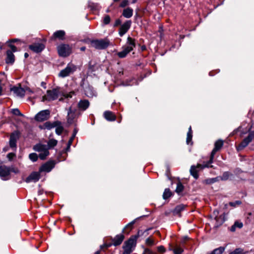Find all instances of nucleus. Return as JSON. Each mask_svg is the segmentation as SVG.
Here are the masks:
<instances>
[{"label": "nucleus", "mask_w": 254, "mask_h": 254, "mask_svg": "<svg viewBox=\"0 0 254 254\" xmlns=\"http://www.w3.org/2000/svg\"><path fill=\"white\" fill-rule=\"evenodd\" d=\"M195 167L196 169L202 170L205 168H212L213 166L208 164V162L207 161L204 162L203 164H197Z\"/></svg>", "instance_id": "nucleus-36"}, {"label": "nucleus", "mask_w": 254, "mask_h": 254, "mask_svg": "<svg viewBox=\"0 0 254 254\" xmlns=\"http://www.w3.org/2000/svg\"><path fill=\"white\" fill-rule=\"evenodd\" d=\"M59 87H57L52 90H48L47 91V96L49 98L50 101L57 99L59 95Z\"/></svg>", "instance_id": "nucleus-15"}, {"label": "nucleus", "mask_w": 254, "mask_h": 254, "mask_svg": "<svg viewBox=\"0 0 254 254\" xmlns=\"http://www.w3.org/2000/svg\"><path fill=\"white\" fill-rule=\"evenodd\" d=\"M223 144H224V142L222 140L218 139L215 142L214 148L215 150L219 151L222 147Z\"/></svg>", "instance_id": "nucleus-40"}, {"label": "nucleus", "mask_w": 254, "mask_h": 254, "mask_svg": "<svg viewBox=\"0 0 254 254\" xmlns=\"http://www.w3.org/2000/svg\"><path fill=\"white\" fill-rule=\"evenodd\" d=\"M77 131H78V129L76 128H74L73 133H72V136L70 137L69 140L68 141V142H69V143H72L73 140H74V139L75 137V135H76V133H77Z\"/></svg>", "instance_id": "nucleus-50"}, {"label": "nucleus", "mask_w": 254, "mask_h": 254, "mask_svg": "<svg viewBox=\"0 0 254 254\" xmlns=\"http://www.w3.org/2000/svg\"><path fill=\"white\" fill-rule=\"evenodd\" d=\"M170 250L173 251L174 254H182L184 252V250L180 247H177L174 249L170 248Z\"/></svg>", "instance_id": "nucleus-47"}, {"label": "nucleus", "mask_w": 254, "mask_h": 254, "mask_svg": "<svg viewBox=\"0 0 254 254\" xmlns=\"http://www.w3.org/2000/svg\"><path fill=\"white\" fill-rule=\"evenodd\" d=\"M215 220L216 221V223L214 225V228L217 229L219 226L222 225V224L224 222V216L223 215H220L219 216H216V217H215Z\"/></svg>", "instance_id": "nucleus-26"}, {"label": "nucleus", "mask_w": 254, "mask_h": 254, "mask_svg": "<svg viewBox=\"0 0 254 254\" xmlns=\"http://www.w3.org/2000/svg\"><path fill=\"white\" fill-rule=\"evenodd\" d=\"M56 133L58 135H61L64 130V127L62 126V123L59 125L56 126Z\"/></svg>", "instance_id": "nucleus-44"}, {"label": "nucleus", "mask_w": 254, "mask_h": 254, "mask_svg": "<svg viewBox=\"0 0 254 254\" xmlns=\"http://www.w3.org/2000/svg\"><path fill=\"white\" fill-rule=\"evenodd\" d=\"M186 207V205L183 204H180L177 205L174 210L172 211V213L174 215H178L179 217L181 216V212L185 210Z\"/></svg>", "instance_id": "nucleus-22"}, {"label": "nucleus", "mask_w": 254, "mask_h": 254, "mask_svg": "<svg viewBox=\"0 0 254 254\" xmlns=\"http://www.w3.org/2000/svg\"><path fill=\"white\" fill-rule=\"evenodd\" d=\"M60 124L61 122L59 121H55L53 123H51L50 122H46L43 125V128H46L50 130L55 127L56 126L59 125Z\"/></svg>", "instance_id": "nucleus-24"}, {"label": "nucleus", "mask_w": 254, "mask_h": 254, "mask_svg": "<svg viewBox=\"0 0 254 254\" xmlns=\"http://www.w3.org/2000/svg\"><path fill=\"white\" fill-rule=\"evenodd\" d=\"M38 157V155H37L36 153H32L29 155V159L33 162L37 161Z\"/></svg>", "instance_id": "nucleus-43"}, {"label": "nucleus", "mask_w": 254, "mask_h": 254, "mask_svg": "<svg viewBox=\"0 0 254 254\" xmlns=\"http://www.w3.org/2000/svg\"><path fill=\"white\" fill-rule=\"evenodd\" d=\"M135 47V40L128 36L127 38L126 45L123 46L122 48V51L118 52L117 55L120 58H125L128 53L133 50Z\"/></svg>", "instance_id": "nucleus-1"}, {"label": "nucleus", "mask_w": 254, "mask_h": 254, "mask_svg": "<svg viewBox=\"0 0 254 254\" xmlns=\"http://www.w3.org/2000/svg\"><path fill=\"white\" fill-rule=\"evenodd\" d=\"M145 243L148 246H153L154 245V241L150 238L146 239Z\"/></svg>", "instance_id": "nucleus-55"}, {"label": "nucleus", "mask_w": 254, "mask_h": 254, "mask_svg": "<svg viewBox=\"0 0 254 254\" xmlns=\"http://www.w3.org/2000/svg\"><path fill=\"white\" fill-rule=\"evenodd\" d=\"M90 106V102L87 99L80 100L77 105V108L79 109L80 112H84L86 111Z\"/></svg>", "instance_id": "nucleus-17"}, {"label": "nucleus", "mask_w": 254, "mask_h": 254, "mask_svg": "<svg viewBox=\"0 0 254 254\" xmlns=\"http://www.w3.org/2000/svg\"><path fill=\"white\" fill-rule=\"evenodd\" d=\"M129 4V1L128 0H123L122 2L120 3L119 6L121 7H125Z\"/></svg>", "instance_id": "nucleus-53"}, {"label": "nucleus", "mask_w": 254, "mask_h": 254, "mask_svg": "<svg viewBox=\"0 0 254 254\" xmlns=\"http://www.w3.org/2000/svg\"><path fill=\"white\" fill-rule=\"evenodd\" d=\"M229 254H245V253L244 252L243 249L241 248H237Z\"/></svg>", "instance_id": "nucleus-48"}, {"label": "nucleus", "mask_w": 254, "mask_h": 254, "mask_svg": "<svg viewBox=\"0 0 254 254\" xmlns=\"http://www.w3.org/2000/svg\"><path fill=\"white\" fill-rule=\"evenodd\" d=\"M242 204V202L240 200H237L235 202H230L229 205L233 207H236L237 205H239Z\"/></svg>", "instance_id": "nucleus-54"}, {"label": "nucleus", "mask_w": 254, "mask_h": 254, "mask_svg": "<svg viewBox=\"0 0 254 254\" xmlns=\"http://www.w3.org/2000/svg\"><path fill=\"white\" fill-rule=\"evenodd\" d=\"M244 172V171L239 168H236L234 170V173L236 176L239 178V176Z\"/></svg>", "instance_id": "nucleus-52"}, {"label": "nucleus", "mask_w": 254, "mask_h": 254, "mask_svg": "<svg viewBox=\"0 0 254 254\" xmlns=\"http://www.w3.org/2000/svg\"><path fill=\"white\" fill-rule=\"evenodd\" d=\"M98 67L97 64L93 61H90L88 64V70L90 72L95 71L98 69Z\"/></svg>", "instance_id": "nucleus-30"}, {"label": "nucleus", "mask_w": 254, "mask_h": 254, "mask_svg": "<svg viewBox=\"0 0 254 254\" xmlns=\"http://www.w3.org/2000/svg\"><path fill=\"white\" fill-rule=\"evenodd\" d=\"M50 111L49 110H42L35 116V120L38 122H43L50 118Z\"/></svg>", "instance_id": "nucleus-10"}, {"label": "nucleus", "mask_w": 254, "mask_h": 254, "mask_svg": "<svg viewBox=\"0 0 254 254\" xmlns=\"http://www.w3.org/2000/svg\"><path fill=\"white\" fill-rule=\"evenodd\" d=\"M11 113L14 115L22 117L23 115L20 112L17 108L13 109L11 111Z\"/></svg>", "instance_id": "nucleus-49"}, {"label": "nucleus", "mask_w": 254, "mask_h": 254, "mask_svg": "<svg viewBox=\"0 0 254 254\" xmlns=\"http://www.w3.org/2000/svg\"><path fill=\"white\" fill-rule=\"evenodd\" d=\"M192 130L191 129V127L190 126L189 128V130L187 133V137L186 139V143L187 144H189L190 143L192 144Z\"/></svg>", "instance_id": "nucleus-33"}, {"label": "nucleus", "mask_w": 254, "mask_h": 254, "mask_svg": "<svg viewBox=\"0 0 254 254\" xmlns=\"http://www.w3.org/2000/svg\"><path fill=\"white\" fill-rule=\"evenodd\" d=\"M10 90L11 91H12L15 94H16L17 96L23 97L25 96V90L24 88L21 87L20 85H19V87L14 86L11 87Z\"/></svg>", "instance_id": "nucleus-18"}, {"label": "nucleus", "mask_w": 254, "mask_h": 254, "mask_svg": "<svg viewBox=\"0 0 254 254\" xmlns=\"http://www.w3.org/2000/svg\"><path fill=\"white\" fill-rule=\"evenodd\" d=\"M81 115V112L76 107L71 106L68 109L67 122V123L71 125L73 123L74 119L78 118Z\"/></svg>", "instance_id": "nucleus-3"}, {"label": "nucleus", "mask_w": 254, "mask_h": 254, "mask_svg": "<svg viewBox=\"0 0 254 254\" xmlns=\"http://www.w3.org/2000/svg\"><path fill=\"white\" fill-rule=\"evenodd\" d=\"M103 116L108 121L113 122L116 119V116L115 114L110 111H106L104 112Z\"/></svg>", "instance_id": "nucleus-21"}, {"label": "nucleus", "mask_w": 254, "mask_h": 254, "mask_svg": "<svg viewBox=\"0 0 254 254\" xmlns=\"http://www.w3.org/2000/svg\"><path fill=\"white\" fill-rule=\"evenodd\" d=\"M254 138V132H250L247 137H245L242 142L236 147L238 151L244 149L252 141Z\"/></svg>", "instance_id": "nucleus-8"}, {"label": "nucleus", "mask_w": 254, "mask_h": 254, "mask_svg": "<svg viewBox=\"0 0 254 254\" xmlns=\"http://www.w3.org/2000/svg\"><path fill=\"white\" fill-rule=\"evenodd\" d=\"M85 93L87 95V96L89 95H92L93 93V87L89 85H87L85 87H83Z\"/></svg>", "instance_id": "nucleus-42"}, {"label": "nucleus", "mask_w": 254, "mask_h": 254, "mask_svg": "<svg viewBox=\"0 0 254 254\" xmlns=\"http://www.w3.org/2000/svg\"><path fill=\"white\" fill-rule=\"evenodd\" d=\"M71 144L72 143H69V142H68L66 147L60 153V155L63 157L64 160H65L67 156V152L70 151Z\"/></svg>", "instance_id": "nucleus-28"}, {"label": "nucleus", "mask_w": 254, "mask_h": 254, "mask_svg": "<svg viewBox=\"0 0 254 254\" xmlns=\"http://www.w3.org/2000/svg\"><path fill=\"white\" fill-rule=\"evenodd\" d=\"M158 251L160 253H164L166 251V250L164 246H160L157 247Z\"/></svg>", "instance_id": "nucleus-61"}, {"label": "nucleus", "mask_w": 254, "mask_h": 254, "mask_svg": "<svg viewBox=\"0 0 254 254\" xmlns=\"http://www.w3.org/2000/svg\"><path fill=\"white\" fill-rule=\"evenodd\" d=\"M57 49L58 54L61 57H66L71 53V49L67 44H61L57 47Z\"/></svg>", "instance_id": "nucleus-9"}, {"label": "nucleus", "mask_w": 254, "mask_h": 254, "mask_svg": "<svg viewBox=\"0 0 254 254\" xmlns=\"http://www.w3.org/2000/svg\"><path fill=\"white\" fill-rule=\"evenodd\" d=\"M88 6L91 10H96L99 9V5L97 3L88 1Z\"/></svg>", "instance_id": "nucleus-39"}, {"label": "nucleus", "mask_w": 254, "mask_h": 254, "mask_svg": "<svg viewBox=\"0 0 254 254\" xmlns=\"http://www.w3.org/2000/svg\"><path fill=\"white\" fill-rule=\"evenodd\" d=\"M236 227L235 226L234 224H233L230 228V231L232 232H234L236 231Z\"/></svg>", "instance_id": "nucleus-64"}, {"label": "nucleus", "mask_w": 254, "mask_h": 254, "mask_svg": "<svg viewBox=\"0 0 254 254\" xmlns=\"http://www.w3.org/2000/svg\"><path fill=\"white\" fill-rule=\"evenodd\" d=\"M65 35V33L64 30H58L54 33L50 39L52 41L55 40L56 39L63 40L64 39Z\"/></svg>", "instance_id": "nucleus-19"}, {"label": "nucleus", "mask_w": 254, "mask_h": 254, "mask_svg": "<svg viewBox=\"0 0 254 254\" xmlns=\"http://www.w3.org/2000/svg\"><path fill=\"white\" fill-rule=\"evenodd\" d=\"M58 141L55 139H50L48 141V144L47 145L48 150L53 148L55 146L57 145Z\"/></svg>", "instance_id": "nucleus-35"}, {"label": "nucleus", "mask_w": 254, "mask_h": 254, "mask_svg": "<svg viewBox=\"0 0 254 254\" xmlns=\"http://www.w3.org/2000/svg\"><path fill=\"white\" fill-rule=\"evenodd\" d=\"M140 231H138L137 235L131 236L127 241L124 242L123 246L124 250H127L128 252H132V248L135 247L137 239L139 236Z\"/></svg>", "instance_id": "nucleus-4"}, {"label": "nucleus", "mask_w": 254, "mask_h": 254, "mask_svg": "<svg viewBox=\"0 0 254 254\" xmlns=\"http://www.w3.org/2000/svg\"><path fill=\"white\" fill-rule=\"evenodd\" d=\"M92 47L98 50H103L107 48L110 45V41L108 39L92 40L90 41Z\"/></svg>", "instance_id": "nucleus-5"}, {"label": "nucleus", "mask_w": 254, "mask_h": 254, "mask_svg": "<svg viewBox=\"0 0 254 254\" xmlns=\"http://www.w3.org/2000/svg\"><path fill=\"white\" fill-rule=\"evenodd\" d=\"M131 21L130 20L126 21L122 24L119 30V34L120 36H123L130 29L131 25Z\"/></svg>", "instance_id": "nucleus-12"}, {"label": "nucleus", "mask_w": 254, "mask_h": 254, "mask_svg": "<svg viewBox=\"0 0 254 254\" xmlns=\"http://www.w3.org/2000/svg\"><path fill=\"white\" fill-rule=\"evenodd\" d=\"M15 156L16 155L14 153H9L7 155V158L9 161H11Z\"/></svg>", "instance_id": "nucleus-56"}, {"label": "nucleus", "mask_w": 254, "mask_h": 254, "mask_svg": "<svg viewBox=\"0 0 254 254\" xmlns=\"http://www.w3.org/2000/svg\"><path fill=\"white\" fill-rule=\"evenodd\" d=\"M76 70V66L72 64H68L66 67L59 73V77L64 78L73 73Z\"/></svg>", "instance_id": "nucleus-7"}, {"label": "nucleus", "mask_w": 254, "mask_h": 254, "mask_svg": "<svg viewBox=\"0 0 254 254\" xmlns=\"http://www.w3.org/2000/svg\"><path fill=\"white\" fill-rule=\"evenodd\" d=\"M144 216H145L143 215V216H140L139 217H137V218L135 219L134 220H133V221H132L131 222L129 223L123 229L122 233H127V234H129V233L130 231V230H132L133 225L134 224V223H135L136 221L137 220L140 219V218L143 217H144Z\"/></svg>", "instance_id": "nucleus-20"}, {"label": "nucleus", "mask_w": 254, "mask_h": 254, "mask_svg": "<svg viewBox=\"0 0 254 254\" xmlns=\"http://www.w3.org/2000/svg\"><path fill=\"white\" fill-rule=\"evenodd\" d=\"M133 11L132 8L129 7H127L123 10L122 15L125 18H129L132 17Z\"/></svg>", "instance_id": "nucleus-25"}, {"label": "nucleus", "mask_w": 254, "mask_h": 254, "mask_svg": "<svg viewBox=\"0 0 254 254\" xmlns=\"http://www.w3.org/2000/svg\"><path fill=\"white\" fill-rule=\"evenodd\" d=\"M184 190V186L182 184V183L181 182H178L177 184V188L175 190V191L176 193H177L179 195L181 194V192Z\"/></svg>", "instance_id": "nucleus-38"}, {"label": "nucleus", "mask_w": 254, "mask_h": 254, "mask_svg": "<svg viewBox=\"0 0 254 254\" xmlns=\"http://www.w3.org/2000/svg\"><path fill=\"white\" fill-rule=\"evenodd\" d=\"M49 154L50 152L49 151V150L48 149H47L42 152H40V153L38 155V156L41 160H44L46 159L47 157L49 156Z\"/></svg>", "instance_id": "nucleus-37"}, {"label": "nucleus", "mask_w": 254, "mask_h": 254, "mask_svg": "<svg viewBox=\"0 0 254 254\" xmlns=\"http://www.w3.org/2000/svg\"><path fill=\"white\" fill-rule=\"evenodd\" d=\"M225 247H220L218 248L215 249L211 252H209L206 254H222L225 251Z\"/></svg>", "instance_id": "nucleus-29"}, {"label": "nucleus", "mask_w": 254, "mask_h": 254, "mask_svg": "<svg viewBox=\"0 0 254 254\" xmlns=\"http://www.w3.org/2000/svg\"><path fill=\"white\" fill-rule=\"evenodd\" d=\"M125 238L124 233L116 235L114 238L111 237L110 240L114 246L117 247L121 245Z\"/></svg>", "instance_id": "nucleus-13"}, {"label": "nucleus", "mask_w": 254, "mask_h": 254, "mask_svg": "<svg viewBox=\"0 0 254 254\" xmlns=\"http://www.w3.org/2000/svg\"><path fill=\"white\" fill-rule=\"evenodd\" d=\"M21 137V132L18 130L12 132L9 136V145L13 150H16L17 148V142Z\"/></svg>", "instance_id": "nucleus-6"}, {"label": "nucleus", "mask_w": 254, "mask_h": 254, "mask_svg": "<svg viewBox=\"0 0 254 254\" xmlns=\"http://www.w3.org/2000/svg\"><path fill=\"white\" fill-rule=\"evenodd\" d=\"M8 42L10 43H15V42H21V40L19 39H12L8 41Z\"/></svg>", "instance_id": "nucleus-62"}, {"label": "nucleus", "mask_w": 254, "mask_h": 254, "mask_svg": "<svg viewBox=\"0 0 254 254\" xmlns=\"http://www.w3.org/2000/svg\"><path fill=\"white\" fill-rule=\"evenodd\" d=\"M111 22V17L109 15H105L103 18V25H108Z\"/></svg>", "instance_id": "nucleus-46"}, {"label": "nucleus", "mask_w": 254, "mask_h": 254, "mask_svg": "<svg viewBox=\"0 0 254 254\" xmlns=\"http://www.w3.org/2000/svg\"><path fill=\"white\" fill-rule=\"evenodd\" d=\"M173 195V193L171 191L170 189L169 188H166L165 189V190L164 191L162 197L164 199L166 200L168 198L172 196Z\"/></svg>", "instance_id": "nucleus-31"}, {"label": "nucleus", "mask_w": 254, "mask_h": 254, "mask_svg": "<svg viewBox=\"0 0 254 254\" xmlns=\"http://www.w3.org/2000/svg\"><path fill=\"white\" fill-rule=\"evenodd\" d=\"M233 176V174L229 171L224 172L222 176H219V180L225 181L229 179L230 176Z\"/></svg>", "instance_id": "nucleus-34"}, {"label": "nucleus", "mask_w": 254, "mask_h": 254, "mask_svg": "<svg viewBox=\"0 0 254 254\" xmlns=\"http://www.w3.org/2000/svg\"><path fill=\"white\" fill-rule=\"evenodd\" d=\"M8 47L10 48L11 49V52H12V53H13V52H16L17 50V48L16 47V46H15L14 45L11 44H8Z\"/></svg>", "instance_id": "nucleus-57"}, {"label": "nucleus", "mask_w": 254, "mask_h": 254, "mask_svg": "<svg viewBox=\"0 0 254 254\" xmlns=\"http://www.w3.org/2000/svg\"><path fill=\"white\" fill-rule=\"evenodd\" d=\"M56 162L54 160H50L43 164L39 168L40 172H50L54 167Z\"/></svg>", "instance_id": "nucleus-11"}, {"label": "nucleus", "mask_w": 254, "mask_h": 254, "mask_svg": "<svg viewBox=\"0 0 254 254\" xmlns=\"http://www.w3.org/2000/svg\"><path fill=\"white\" fill-rule=\"evenodd\" d=\"M47 149H48V148H47V146L46 145L42 144L41 143L37 144L33 146V149L35 151L39 152H42Z\"/></svg>", "instance_id": "nucleus-27"}, {"label": "nucleus", "mask_w": 254, "mask_h": 254, "mask_svg": "<svg viewBox=\"0 0 254 254\" xmlns=\"http://www.w3.org/2000/svg\"><path fill=\"white\" fill-rule=\"evenodd\" d=\"M45 101H50L49 100V98L47 95L43 96L42 97V101L44 102Z\"/></svg>", "instance_id": "nucleus-63"}, {"label": "nucleus", "mask_w": 254, "mask_h": 254, "mask_svg": "<svg viewBox=\"0 0 254 254\" xmlns=\"http://www.w3.org/2000/svg\"><path fill=\"white\" fill-rule=\"evenodd\" d=\"M113 246L112 242L109 243H104L103 245L100 246V250H102L104 249H107L111 246Z\"/></svg>", "instance_id": "nucleus-51"}, {"label": "nucleus", "mask_w": 254, "mask_h": 254, "mask_svg": "<svg viewBox=\"0 0 254 254\" xmlns=\"http://www.w3.org/2000/svg\"><path fill=\"white\" fill-rule=\"evenodd\" d=\"M17 174L19 172L18 169L13 166L8 167L5 165L0 166V177L2 180L6 181L10 178V173Z\"/></svg>", "instance_id": "nucleus-2"}, {"label": "nucleus", "mask_w": 254, "mask_h": 254, "mask_svg": "<svg viewBox=\"0 0 254 254\" xmlns=\"http://www.w3.org/2000/svg\"><path fill=\"white\" fill-rule=\"evenodd\" d=\"M122 22V21L120 18L117 19L115 20V23L114 24V27H117L119 25H121Z\"/></svg>", "instance_id": "nucleus-58"}, {"label": "nucleus", "mask_w": 254, "mask_h": 254, "mask_svg": "<svg viewBox=\"0 0 254 254\" xmlns=\"http://www.w3.org/2000/svg\"><path fill=\"white\" fill-rule=\"evenodd\" d=\"M217 151H218L217 150H215L214 148L213 149L211 152L209 160L207 161L208 162V164H211L213 162L214 155Z\"/></svg>", "instance_id": "nucleus-45"}, {"label": "nucleus", "mask_w": 254, "mask_h": 254, "mask_svg": "<svg viewBox=\"0 0 254 254\" xmlns=\"http://www.w3.org/2000/svg\"><path fill=\"white\" fill-rule=\"evenodd\" d=\"M15 61V56L10 50L6 51V57L5 59V63L7 64H13Z\"/></svg>", "instance_id": "nucleus-23"}, {"label": "nucleus", "mask_w": 254, "mask_h": 254, "mask_svg": "<svg viewBox=\"0 0 254 254\" xmlns=\"http://www.w3.org/2000/svg\"><path fill=\"white\" fill-rule=\"evenodd\" d=\"M234 224L235 226L236 227V228L237 227V228H240V229L242 228L243 227V223L239 222L238 221L235 222Z\"/></svg>", "instance_id": "nucleus-59"}, {"label": "nucleus", "mask_w": 254, "mask_h": 254, "mask_svg": "<svg viewBox=\"0 0 254 254\" xmlns=\"http://www.w3.org/2000/svg\"><path fill=\"white\" fill-rule=\"evenodd\" d=\"M219 181V176H217L215 178L207 179L204 180V183L207 185H211Z\"/></svg>", "instance_id": "nucleus-41"}, {"label": "nucleus", "mask_w": 254, "mask_h": 254, "mask_svg": "<svg viewBox=\"0 0 254 254\" xmlns=\"http://www.w3.org/2000/svg\"><path fill=\"white\" fill-rule=\"evenodd\" d=\"M142 254H154V253L150 249L145 248Z\"/></svg>", "instance_id": "nucleus-60"}, {"label": "nucleus", "mask_w": 254, "mask_h": 254, "mask_svg": "<svg viewBox=\"0 0 254 254\" xmlns=\"http://www.w3.org/2000/svg\"><path fill=\"white\" fill-rule=\"evenodd\" d=\"M40 173L39 172H33L30 175L26 178L25 182L30 183L31 182H37L40 179Z\"/></svg>", "instance_id": "nucleus-16"}, {"label": "nucleus", "mask_w": 254, "mask_h": 254, "mask_svg": "<svg viewBox=\"0 0 254 254\" xmlns=\"http://www.w3.org/2000/svg\"><path fill=\"white\" fill-rule=\"evenodd\" d=\"M45 48V45L41 43H35L29 45V49L36 53H41Z\"/></svg>", "instance_id": "nucleus-14"}, {"label": "nucleus", "mask_w": 254, "mask_h": 254, "mask_svg": "<svg viewBox=\"0 0 254 254\" xmlns=\"http://www.w3.org/2000/svg\"><path fill=\"white\" fill-rule=\"evenodd\" d=\"M190 174L195 179H197L198 178V174L197 173L198 170L196 169L195 165H192L190 168Z\"/></svg>", "instance_id": "nucleus-32"}]
</instances>
